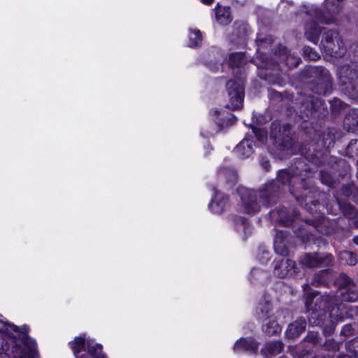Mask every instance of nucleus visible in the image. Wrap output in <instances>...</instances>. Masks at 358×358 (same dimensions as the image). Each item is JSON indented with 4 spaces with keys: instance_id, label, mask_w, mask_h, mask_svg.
<instances>
[{
    "instance_id": "obj_1",
    "label": "nucleus",
    "mask_w": 358,
    "mask_h": 358,
    "mask_svg": "<svg viewBox=\"0 0 358 358\" xmlns=\"http://www.w3.org/2000/svg\"><path fill=\"white\" fill-rule=\"evenodd\" d=\"M338 296H322L309 293L306 300L308 320L310 324L323 327L324 334H331L337 322L345 317H352L358 313V307L338 303Z\"/></svg>"
},
{
    "instance_id": "obj_2",
    "label": "nucleus",
    "mask_w": 358,
    "mask_h": 358,
    "mask_svg": "<svg viewBox=\"0 0 358 358\" xmlns=\"http://www.w3.org/2000/svg\"><path fill=\"white\" fill-rule=\"evenodd\" d=\"M343 0H325V10H322L313 4L303 5L304 18L306 21L304 25L305 35L308 40L317 43L321 33L318 22L333 24L336 21V16L342 9Z\"/></svg>"
},
{
    "instance_id": "obj_3",
    "label": "nucleus",
    "mask_w": 358,
    "mask_h": 358,
    "mask_svg": "<svg viewBox=\"0 0 358 358\" xmlns=\"http://www.w3.org/2000/svg\"><path fill=\"white\" fill-rule=\"evenodd\" d=\"M238 193L241 195L245 211L249 214L257 213L259 210L260 203L262 205H269L271 202L270 199H267L266 197V190L257 192L254 190L241 188L238 190ZM274 200H272V202Z\"/></svg>"
},
{
    "instance_id": "obj_4",
    "label": "nucleus",
    "mask_w": 358,
    "mask_h": 358,
    "mask_svg": "<svg viewBox=\"0 0 358 358\" xmlns=\"http://www.w3.org/2000/svg\"><path fill=\"white\" fill-rule=\"evenodd\" d=\"M321 45L327 54L334 57H342L346 50L339 34L331 29L324 33Z\"/></svg>"
},
{
    "instance_id": "obj_5",
    "label": "nucleus",
    "mask_w": 358,
    "mask_h": 358,
    "mask_svg": "<svg viewBox=\"0 0 358 358\" xmlns=\"http://www.w3.org/2000/svg\"><path fill=\"white\" fill-rule=\"evenodd\" d=\"M70 344L76 358H86L85 356L78 355L82 350H87L93 358H105L101 345L96 343L92 339L85 340L83 337L79 336L75 338Z\"/></svg>"
},
{
    "instance_id": "obj_6",
    "label": "nucleus",
    "mask_w": 358,
    "mask_h": 358,
    "mask_svg": "<svg viewBox=\"0 0 358 358\" xmlns=\"http://www.w3.org/2000/svg\"><path fill=\"white\" fill-rule=\"evenodd\" d=\"M244 81L241 78L231 80L227 83V89L229 94L228 108L236 110L243 106L244 98Z\"/></svg>"
},
{
    "instance_id": "obj_7",
    "label": "nucleus",
    "mask_w": 358,
    "mask_h": 358,
    "mask_svg": "<svg viewBox=\"0 0 358 358\" xmlns=\"http://www.w3.org/2000/svg\"><path fill=\"white\" fill-rule=\"evenodd\" d=\"M260 313H258V317L260 320L268 317V313L271 309V304L268 301H264L261 303L259 306ZM263 330L268 336H273L279 334L282 331L281 326L278 324L275 318L269 317V321L265 324Z\"/></svg>"
},
{
    "instance_id": "obj_8",
    "label": "nucleus",
    "mask_w": 358,
    "mask_h": 358,
    "mask_svg": "<svg viewBox=\"0 0 358 358\" xmlns=\"http://www.w3.org/2000/svg\"><path fill=\"white\" fill-rule=\"evenodd\" d=\"M334 257L330 254H306L301 257L300 264L306 268L329 266L333 264Z\"/></svg>"
},
{
    "instance_id": "obj_9",
    "label": "nucleus",
    "mask_w": 358,
    "mask_h": 358,
    "mask_svg": "<svg viewBox=\"0 0 358 358\" xmlns=\"http://www.w3.org/2000/svg\"><path fill=\"white\" fill-rule=\"evenodd\" d=\"M296 264L289 259L280 258L274 262V273L280 278L292 276L296 273Z\"/></svg>"
},
{
    "instance_id": "obj_10",
    "label": "nucleus",
    "mask_w": 358,
    "mask_h": 358,
    "mask_svg": "<svg viewBox=\"0 0 358 358\" xmlns=\"http://www.w3.org/2000/svg\"><path fill=\"white\" fill-rule=\"evenodd\" d=\"M314 73L317 76L320 83L316 92L317 94H327L331 87V79L329 71L322 66H317L313 69Z\"/></svg>"
},
{
    "instance_id": "obj_11",
    "label": "nucleus",
    "mask_w": 358,
    "mask_h": 358,
    "mask_svg": "<svg viewBox=\"0 0 358 358\" xmlns=\"http://www.w3.org/2000/svg\"><path fill=\"white\" fill-rule=\"evenodd\" d=\"M258 346V343L252 338H241L236 342L234 351L236 353L246 352L253 355L257 352Z\"/></svg>"
},
{
    "instance_id": "obj_12",
    "label": "nucleus",
    "mask_w": 358,
    "mask_h": 358,
    "mask_svg": "<svg viewBox=\"0 0 358 358\" xmlns=\"http://www.w3.org/2000/svg\"><path fill=\"white\" fill-rule=\"evenodd\" d=\"M24 345L27 346V352L22 350L20 347L16 346L14 358H38L35 341L28 339L24 342Z\"/></svg>"
},
{
    "instance_id": "obj_13",
    "label": "nucleus",
    "mask_w": 358,
    "mask_h": 358,
    "mask_svg": "<svg viewBox=\"0 0 358 358\" xmlns=\"http://www.w3.org/2000/svg\"><path fill=\"white\" fill-rule=\"evenodd\" d=\"M214 194L211 203L209 204V208L214 213H221L227 208L228 203V198L225 197L217 192L213 188Z\"/></svg>"
},
{
    "instance_id": "obj_14",
    "label": "nucleus",
    "mask_w": 358,
    "mask_h": 358,
    "mask_svg": "<svg viewBox=\"0 0 358 358\" xmlns=\"http://www.w3.org/2000/svg\"><path fill=\"white\" fill-rule=\"evenodd\" d=\"M338 76L342 84L347 85L357 78L358 72L355 68L344 65L338 68Z\"/></svg>"
},
{
    "instance_id": "obj_15",
    "label": "nucleus",
    "mask_w": 358,
    "mask_h": 358,
    "mask_svg": "<svg viewBox=\"0 0 358 358\" xmlns=\"http://www.w3.org/2000/svg\"><path fill=\"white\" fill-rule=\"evenodd\" d=\"M306 327V320L303 317L299 318L288 326L285 335L289 338H295L304 331Z\"/></svg>"
},
{
    "instance_id": "obj_16",
    "label": "nucleus",
    "mask_w": 358,
    "mask_h": 358,
    "mask_svg": "<svg viewBox=\"0 0 358 358\" xmlns=\"http://www.w3.org/2000/svg\"><path fill=\"white\" fill-rule=\"evenodd\" d=\"M283 349V343L280 341H273L264 344L262 349V354L268 357L269 356H275L280 354Z\"/></svg>"
},
{
    "instance_id": "obj_17",
    "label": "nucleus",
    "mask_w": 358,
    "mask_h": 358,
    "mask_svg": "<svg viewBox=\"0 0 358 358\" xmlns=\"http://www.w3.org/2000/svg\"><path fill=\"white\" fill-rule=\"evenodd\" d=\"M254 143L252 140L245 136L243 140L236 147V152L243 157H248L253 153Z\"/></svg>"
},
{
    "instance_id": "obj_18",
    "label": "nucleus",
    "mask_w": 358,
    "mask_h": 358,
    "mask_svg": "<svg viewBox=\"0 0 358 358\" xmlns=\"http://www.w3.org/2000/svg\"><path fill=\"white\" fill-rule=\"evenodd\" d=\"M339 294L343 301L354 302L358 300V290L355 286L341 289Z\"/></svg>"
},
{
    "instance_id": "obj_19",
    "label": "nucleus",
    "mask_w": 358,
    "mask_h": 358,
    "mask_svg": "<svg viewBox=\"0 0 358 358\" xmlns=\"http://www.w3.org/2000/svg\"><path fill=\"white\" fill-rule=\"evenodd\" d=\"M216 20L221 24H227L230 21L229 8L217 7L215 10Z\"/></svg>"
},
{
    "instance_id": "obj_20",
    "label": "nucleus",
    "mask_w": 358,
    "mask_h": 358,
    "mask_svg": "<svg viewBox=\"0 0 358 358\" xmlns=\"http://www.w3.org/2000/svg\"><path fill=\"white\" fill-rule=\"evenodd\" d=\"M281 126L279 123L273 122L271 127V137L275 141H280L284 136V133L289 130V125L286 124L282 127V131Z\"/></svg>"
},
{
    "instance_id": "obj_21",
    "label": "nucleus",
    "mask_w": 358,
    "mask_h": 358,
    "mask_svg": "<svg viewBox=\"0 0 358 358\" xmlns=\"http://www.w3.org/2000/svg\"><path fill=\"white\" fill-rule=\"evenodd\" d=\"M345 124L349 125L352 131L358 127V110L353 109L346 116L345 119Z\"/></svg>"
},
{
    "instance_id": "obj_22",
    "label": "nucleus",
    "mask_w": 358,
    "mask_h": 358,
    "mask_svg": "<svg viewBox=\"0 0 358 358\" xmlns=\"http://www.w3.org/2000/svg\"><path fill=\"white\" fill-rule=\"evenodd\" d=\"M339 259L343 263L350 266L355 265L357 262L356 255L349 251L341 252L339 254Z\"/></svg>"
},
{
    "instance_id": "obj_23",
    "label": "nucleus",
    "mask_w": 358,
    "mask_h": 358,
    "mask_svg": "<svg viewBox=\"0 0 358 358\" xmlns=\"http://www.w3.org/2000/svg\"><path fill=\"white\" fill-rule=\"evenodd\" d=\"M245 62V56L242 52L231 53L229 56V64L232 67H240Z\"/></svg>"
},
{
    "instance_id": "obj_24",
    "label": "nucleus",
    "mask_w": 358,
    "mask_h": 358,
    "mask_svg": "<svg viewBox=\"0 0 358 358\" xmlns=\"http://www.w3.org/2000/svg\"><path fill=\"white\" fill-rule=\"evenodd\" d=\"M202 41V36L199 29H189V46L196 47Z\"/></svg>"
},
{
    "instance_id": "obj_25",
    "label": "nucleus",
    "mask_w": 358,
    "mask_h": 358,
    "mask_svg": "<svg viewBox=\"0 0 358 358\" xmlns=\"http://www.w3.org/2000/svg\"><path fill=\"white\" fill-rule=\"evenodd\" d=\"M236 228L238 231H241L245 234H250L251 229L248 220L242 217H238L235 220Z\"/></svg>"
},
{
    "instance_id": "obj_26",
    "label": "nucleus",
    "mask_w": 358,
    "mask_h": 358,
    "mask_svg": "<svg viewBox=\"0 0 358 358\" xmlns=\"http://www.w3.org/2000/svg\"><path fill=\"white\" fill-rule=\"evenodd\" d=\"M218 174L220 177H225L227 182L229 183H234L237 180V173L233 169H224L220 170Z\"/></svg>"
},
{
    "instance_id": "obj_27",
    "label": "nucleus",
    "mask_w": 358,
    "mask_h": 358,
    "mask_svg": "<svg viewBox=\"0 0 358 358\" xmlns=\"http://www.w3.org/2000/svg\"><path fill=\"white\" fill-rule=\"evenodd\" d=\"M338 204L345 216L348 217L350 219L356 217L357 213L354 206L350 204L341 205L340 202H338Z\"/></svg>"
},
{
    "instance_id": "obj_28",
    "label": "nucleus",
    "mask_w": 358,
    "mask_h": 358,
    "mask_svg": "<svg viewBox=\"0 0 358 358\" xmlns=\"http://www.w3.org/2000/svg\"><path fill=\"white\" fill-rule=\"evenodd\" d=\"M292 180H294L293 182H295L296 178L293 177L289 171L286 170H281L278 172V180L282 184H286L287 182L290 183Z\"/></svg>"
},
{
    "instance_id": "obj_29",
    "label": "nucleus",
    "mask_w": 358,
    "mask_h": 358,
    "mask_svg": "<svg viewBox=\"0 0 358 358\" xmlns=\"http://www.w3.org/2000/svg\"><path fill=\"white\" fill-rule=\"evenodd\" d=\"M324 347L329 352H336L339 350L340 344L334 339H328L325 341Z\"/></svg>"
},
{
    "instance_id": "obj_30",
    "label": "nucleus",
    "mask_w": 358,
    "mask_h": 358,
    "mask_svg": "<svg viewBox=\"0 0 358 358\" xmlns=\"http://www.w3.org/2000/svg\"><path fill=\"white\" fill-rule=\"evenodd\" d=\"M303 54L310 60H317L320 58V55L310 47H304L303 49Z\"/></svg>"
},
{
    "instance_id": "obj_31",
    "label": "nucleus",
    "mask_w": 358,
    "mask_h": 358,
    "mask_svg": "<svg viewBox=\"0 0 358 358\" xmlns=\"http://www.w3.org/2000/svg\"><path fill=\"white\" fill-rule=\"evenodd\" d=\"M306 341L313 345H316L320 343L321 338L317 332L309 331L306 337Z\"/></svg>"
},
{
    "instance_id": "obj_32",
    "label": "nucleus",
    "mask_w": 358,
    "mask_h": 358,
    "mask_svg": "<svg viewBox=\"0 0 358 358\" xmlns=\"http://www.w3.org/2000/svg\"><path fill=\"white\" fill-rule=\"evenodd\" d=\"M278 237H276L275 241H274V250L276 253L280 255H285L287 253V248L282 245L281 241H279L278 240Z\"/></svg>"
},
{
    "instance_id": "obj_33",
    "label": "nucleus",
    "mask_w": 358,
    "mask_h": 358,
    "mask_svg": "<svg viewBox=\"0 0 358 358\" xmlns=\"http://www.w3.org/2000/svg\"><path fill=\"white\" fill-rule=\"evenodd\" d=\"M352 282L351 279L346 274L344 273H341L336 280V283L338 284V285L343 287H346L348 285H350Z\"/></svg>"
},
{
    "instance_id": "obj_34",
    "label": "nucleus",
    "mask_w": 358,
    "mask_h": 358,
    "mask_svg": "<svg viewBox=\"0 0 358 358\" xmlns=\"http://www.w3.org/2000/svg\"><path fill=\"white\" fill-rule=\"evenodd\" d=\"M252 132L260 142H264L267 138V132L264 129L252 127Z\"/></svg>"
},
{
    "instance_id": "obj_35",
    "label": "nucleus",
    "mask_w": 358,
    "mask_h": 358,
    "mask_svg": "<svg viewBox=\"0 0 358 358\" xmlns=\"http://www.w3.org/2000/svg\"><path fill=\"white\" fill-rule=\"evenodd\" d=\"M354 329L351 324H345L341 329V334L348 337L353 334Z\"/></svg>"
},
{
    "instance_id": "obj_36",
    "label": "nucleus",
    "mask_w": 358,
    "mask_h": 358,
    "mask_svg": "<svg viewBox=\"0 0 358 358\" xmlns=\"http://www.w3.org/2000/svg\"><path fill=\"white\" fill-rule=\"evenodd\" d=\"M10 339H13V337H10ZM31 340V341H33L32 339H31L30 338H24L22 341V346L20 345V344H18L17 342H15L14 340H12V342L13 343H15V345L13 346V353L14 354V351L15 350V348L16 346H18V347H20L22 348V350H24L25 352H27V346L26 345H24V342L27 341V340Z\"/></svg>"
},
{
    "instance_id": "obj_37",
    "label": "nucleus",
    "mask_w": 358,
    "mask_h": 358,
    "mask_svg": "<svg viewBox=\"0 0 358 358\" xmlns=\"http://www.w3.org/2000/svg\"><path fill=\"white\" fill-rule=\"evenodd\" d=\"M310 102H311V108L313 110H319L320 108L323 105V103L320 99H316L315 101L311 100Z\"/></svg>"
},
{
    "instance_id": "obj_38",
    "label": "nucleus",
    "mask_w": 358,
    "mask_h": 358,
    "mask_svg": "<svg viewBox=\"0 0 358 358\" xmlns=\"http://www.w3.org/2000/svg\"><path fill=\"white\" fill-rule=\"evenodd\" d=\"M19 330L18 327L14 324H4L3 325V331H12L14 332H17Z\"/></svg>"
},
{
    "instance_id": "obj_39",
    "label": "nucleus",
    "mask_w": 358,
    "mask_h": 358,
    "mask_svg": "<svg viewBox=\"0 0 358 358\" xmlns=\"http://www.w3.org/2000/svg\"><path fill=\"white\" fill-rule=\"evenodd\" d=\"M250 275L252 278H254L256 276L258 277L260 275H264V273L262 272L259 269L253 268L251 271Z\"/></svg>"
},
{
    "instance_id": "obj_40",
    "label": "nucleus",
    "mask_w": 358,
    "mask_h": 358,
    "mask_svg": "<svg viewBox=\"0 0 358 358\" xmlns=\"http://www.w3.org/2000/svg\"><path fill=\"white\" fill-rule=\"evenodd\" d=\"M214 0H202V1L208 5L211 4L213 2Z\"/></svg>"
},
{
    "instance_id": "obj_41",
    "label": "nucleus",
    "mask_w": 358,
    "mask_h": 358,
    "mask_svg": "<svg viewBox=\"0 0 358 358\" xmlns=\"http://www.w3.org/2000/svg\"><path fill=\"white\" fill-rule=\"evenodd\" d=\"M262 165L264 166V167L265 169H268V166H269V163L268 161H265V162H262Z\"/></svg>"
},
{
    "instance_id": "obj_42",
    "label": "nucleus",
    "mask_w": 358,
    "mask_h": 358,
    "mask_svg": "<svg viewBox=\"0 0 358 358\" xmlns=\"http://www.w3.org/2000/svg\"><path fill=\"white\" fill-rule=\"evenodd\" d=\"M353 240H354L355 243L358 245V236L355 237Z\"/></svg>"
},
{
    "instance_id": "obj_43",
    "label": "nucleus",
    "mask_w": 358,
    "mask_h": 358,
    "mask_svg": "<svg viewBox=\"0 0 358 358\" xmlns=\"http://www.w3.org/2000/svg\"><path fill=\"white\" fill-rule=\"evenodd\" d=\"M313 358H325L324 356H322V355H317V356H315Z\"/></svg>"
},
{
    "instance_id": "obj_44",
    "label": "nucleus",
    "mask_w": 358,
    "mask_h": 358,
    "mask_svg": "<svg viewBox=\"0 0 358 358\" xmlns=\"http://www.w3.org/2000/svg\"><path fill=\"white\" fill-rule=\"evenodd\" d=\"M299 63V62L297 60V61L296 62V63H295V67L298 66Z\"/></svg>"
},
{
    "instance_id": "obj_45",
    "label": "nucleus",
    "mask_w": 358,
    "mask_h": 358,
    "mask_svg": "<svg viewBox=\"0 0 358 358\" xmlns=\"http://www.w3.org/2000/svg\"><path fill=\"white\" fill-rule=\"evenodd\" d=\"M322 282H323L322 281H317V282H316L315 283H317V284H321V283H322Z\"/></svg>"
},
{
    "instance_id": "obj_46",
    "label": "nucleus",
    "mask_w": 358,
    "mask_h": 358,
    "mask_svg": "<svg viewBox=\"0 0 358 358\" xmlns=\"http://www.w3.org/2000/svg\"><path fill=\"white\" fill-rule=\"evenodd\" d=\"M286 52H287L286 48H283V52L286 53Z\"/></svg>"
},
{
    "instance_id": "obj_47",
    "label": "nucleus",
    "mask_w": 358,
    "mask_h": 358,
    "mask_svg": "<svg viewBox=\"0 0 358 358\" xmlns=\"http://www.w3.org/2000/svg\"><path fill=\"white\" fill-rule=\"evenodd\" d=\"M308 285L307 284H305V285H303V289H305V287H308Z\"/></svg>"
},
{
    "instance_id": "obj_48",
    "label": "nucleus",
    "mask_w": 358,
    "mask_h": 358,
    "mask_svg": "<svg viewBox=\"0 0 358 358\" xmlns=\"http://www.w3.org/2000/svg\"><path fill=\"white\" fill-rule=\"evenodd\" d=\"M309 113H310V115H313V112H312V110H310V111L309 112Z\"/></svg>"
},
{
    "instance_id": "obj_49",
    "label": "nucleus",
    "mask_w": 358,
    "mask_h": 358,
    "mask_svg": "<svg viewBox=\"0 0 358 358\" xmlns=\"http://www.w3.org/2000/svg\"><path fill=\"white\" fill-rule=\"evenodd\" d=\"M282 358H286V357H282Z\"/></svg>"
}]
</instances>
